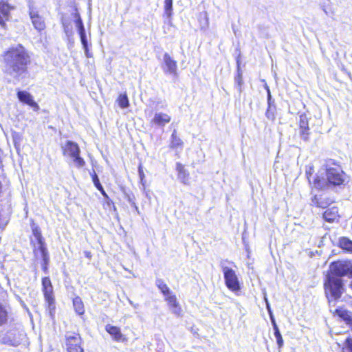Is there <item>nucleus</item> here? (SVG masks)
<instances>
[{"label":"nucleus","instance_id":"1","mask_svg":"<svg viewBox=\"0 0 352 352\" xmlns=\"http://www.w3.org/2000/svg\"><path fill=\"white\" fill-rule=\"evenodd\" d=\"M348 182L349 177L342 167L332 160H329L314 177L313 187L318 190L333 189L344 186Z\"/></svg>","mask_w":352,"mask_h":352},{"label":"nucleus","instance_id":"2","mask_svg":"<svg viewBox=\"0 0 352 352\" xmlns=\"http://www.w3.org/2000/svg\"><path fill=\"white\" fill-rule=\"evenodd\" d=\"M4 62V73L18 79L27 71L30 59L25 49L21 45H17L5 53Z\"/></svg>","mask_w":352,"mask_h":352},{"label":"nucleus","instance_id":"3","mask_svg":"<svg viewBox=\"0 0 352 352\" xmlns=\"http://www.w3.org/2000/svg\"><path fill=\"white\" fill-rule=\"evenodd\" d=\"M325 293L329 300H337L343 292L341 278L333 276H328L324 283Z\"/></svg>","mask_w":352,"mask_h":352},{"label":"nucleus","instance_id":"4","mask_svg":"<svg viewBox=\"0 0 352 352\" xmlns=\"http://www.w3.org/2000/svg\"><path fill=\"white\" fill-rule=\"evenodd\" d=\"M226 263H227V261H222L220 264L223 274L225 284L230 290L233 292H237L241 289L239 278L236 272L232 268L228 267L226 265ZM229 263L234 264L232 262H229Z\"/></svg>","mask_w":352,"mask_h":352},{"label":"nucleus","instance_id":"5","mask_svg":"<svg viewBox=\"0 0 352 352\" xmlns=\"http://www.w3.org/2000/svg\"><path fill=\"white\" fill-rule=\"evenodd\" d=\"M63 155L69 156L73 159L75 166L78 168H82L85 166V160L80 156V148L78 145L72 141H67L63 146Z\"/></svg>","mask_w":352,"mask_h":352},{"label":"nucleus","instance_id":"6","mask_svg":"<svg viewBox=\"0 0 352 352\" xmlns=\"http://www.w3.org/2000/svg\"><path fill=\"white\" fill-rule=\"evenodd\" d=\"M66 349L67 352H83L81 346L82 339L79 334L76 333H67L65 335Z\"/></svg>","mask_w":352,"mask_h":352},{"label":"nucleus","instance_id":"7","mask_svg":"<svg viewBox=\"0 0 352 352\" xmlns=\"http://www.w3.org/2000/svg\"><path fill=\"white\" fill-rule=\"evenodd\" d=\"M349 274L348 261H336L330 265V274L335 277H340Z\"/></svg>","mask_w":352,"mask_h":352},{"label":"nucleus","instance_id":"8","mask_svg":"<svg viewBox=\"0 0 352 352\" xmlns=\"http://www.w3.org/2000/svg\"><path fill=\"white\" fill-rule=\"evenodd\" d=\"M164 65L163 71L165 74L173 75V76H177V64L169 54L166 53L163 57Z\"/></svg>","mask_w":352,"mask_h":352},{"label":"nucleus","instance_id":"9","mask_svg":"<svg viewBox=\"0 0 352 352\" xmlns=\"http://www.w3.org/2000/svg\"><path fill=\"white\" fill-rule=\"evenodd\" d=\"M42 290L46 301L50 305L53 300V287L49 277L42 279Z\"/></svg>","mask_w":352,"mask_h":352},{"label":"nucleus","instance_id":"10","mask_svg":"<svg viewBox=\"0 0 352 352\" xmlns=\"http://www.w3.org/2000/svg\"><path fill=\"white\" fill-rule=\"evenodd\" d=\"M300 135L301 138L307 141L309 136V127L308 118L305 114H301L299 117Z\"/></svg>","mask_w":352,"mask_h":352},{"label":"nucleus","instance_id":"11","mask_svg":"<svg viewBox=\"0 0 352 352\" xmlns=\"http://www.w3.org/2000/svg\"><path fill=\"white\" fill-rule=\"evenodd\" d=\"M166 300L168 302L169 306V309L171 312L177 317H179L182 315V307L177 301V299L175 295H168L166 297Z\"/></svg>","mask_w":352,"mask_h":352},{"label":"nucleus","instance_id":"12","mask_svg":"<svg viewBox=\"0 0 352 352\" xmlns=\"http://www.w3.org/2000/svg\"><path fill=\"white\" fill-rule=\"evenodd\" d=\"M29 14L34 28L38 31L43 30L45 28V23L43 18L32 8H30Z\"/></svg>","mask_w":352,"mask_h":352},{"label":"nucleus","instance_id":"13","mask_svg":"<svg viewBox=\"0 0 352 352\" xmlns=\"http://www.w3.org/2000/svg\"><path fill=\"white\" fill-rule=\"evenodd\" d=\"M19 100L32 107L34 110L38 111L39 109L38 104L34 100L32 95L25 91H19L17 93Z\"/></svg>","mask_w":352,"mask_h":352},{"label":"nucleus","instance_id":"14","mask_svg":"<svg viewBox=\"0 0 352 352\" xmlns=\"http://www.w3.org/2000/svg\"><path fill=\"white\" fill-rule=\"evenodd\" d=\"M170 120L171 118L168 114L159 112L155 113L154 117L151 122L158 126H164L166 124L169 123Z\"/></svg>","mask_w":352,"mask_h":352},{"label":"nucleus","instance_id":"15","mask_svg":"<svg viewBox=\"0 0 352 352\" xmlns=\"http://www.w3.org/2000/svg\"><path fill=\"white\" fill-rule=\"evenodd\" d=\"M32 230L33 236L34 237V239L37 241L38 245L37 248H34V252H36L38 250H40V248L41 247H45V243L41 234V231L37 225L33 223L32 225Z\"/></svg>","mask_w":352,"mask_h":352},{"label":"nucleus","instance_id":"16","mask_svg":"<svg viewBox=\"0 0 352 352\" xmlns=\"http://www.w3.org/2000/svg\"><path fill=\"white\" fill-rule=\"evenodd\" d=\"M176 170L178 172V179L184 184H188L190 175L187 170L184 168V166L181 163L177 162L176 164Z\"/></svg>","mask_w":352,"mask_h":352},{"label":"nucleus","instance_id":"17","mask_svg":"<svg viewBox=\"0 0 352 352\" xmlns=\"http://www.w3.org/2000/svg\"><path fill=\"white\" fill-rule=\"evenodd\" d=\"M34 252L36 255H37L38 253L40 254V256L43 260L42 269L43 270L44 272H47V266L50 261V256L47 248L45 247H41L40 248V250H38Z\"/></svg>","mask_w":352,"mask_h":352},{"label":"nucleus","instance_id":"18","mask_svg":"<svg viewBox=\"0 0 352 352\" xmlns=\"http://www.w3.org/2000/svg\"><path fill=\"white\" fill-rule=\"evenodd\" d=\"M105 329L116 340L119 341L121 340L122 334L118 327L107 324Z\"/></svg>","mask_w":352,"mask_h":352},{"label":"nucleus","instance_id":"19","mask_svg":"<svg viewBox=\"0 0 352 352\" xmlns=\"http://www.w3.org/2000/svg\"><path fill=\"white\" fill-rule=\"evenodd\" d=\"M10 8L8 4L0 2V24H4V21L8 16Z\"/></svg>","mask_w":352,"mask_h":352},{"label":"nucleus","instance_id":"20","mask_svg":"<svg viewBox=\"0 0 352 352\" xmlns=\"http://www.w3.org/2000/svg\"><path fill=\"white\" fill-rule=\"evenodd\" d=\"M73 305L76 312L79 315L85 313L84 304L80 297L77 296L73 299Z\"/></svg>","mask_w":352,"mask_h":352},{"label":"nucleus","instance_id":"21","mask_svg":"<svg viewBox=\"0 0 352 352\" xmlns=\"http://www.w3.org/2000/svg\"><path fill=\"white\" fill-rule=\"evenodd\" d=\"M339 246L344 250L352 252V241L346 237L339 239Z\"/></svg>","mask_w":352,"mask_h":352},{"label":"nucleus","instance_id":"22","mask_svg":"<svg viewBox=\"0 0 352 352\" xmlns=\"http://www.w3.org/2000/svg\"><path fill=\"white\" fill-rule=\"evenodd\" d=\"M183 142L177 137L176 130H174L171 135L170 147L173 148H182Z\"/></svg>","mask_w":352,"mask_h":352},{"label":"nucleus","instance_id":"23","mask_svg":"<svg viewBox=\"0 0 352 352\" xmlns=\"http://www.w3.org/2000/svg\"><path fill=\"white\" fill-rule=\"evenodd\" d=\"M324 219L329 221H333L338 217V211L336 209H327L323 214Z\"/></svg>","mask_w":352,"mask_h":352},{"label":"nucleus","instance_id":"24","mask_svg":"<svg viewBox=\"0 0 352 352\" xmlns=\"http://www.w3.org/2000/svg\"><path fill=\"white\" fill-rule=\"evenodd\" d=\"M156 285L160 289L166 297L168 295H171V292L168 285L162 279H157Z\"/></svg>","mask_w":352,"mask_h":352},{"label":"nucleus","instance_id":"25","mask_svg":"<svg viewBox=\"0 0 352 352\" xmlns=\"http://www.w3.org/2000/svg\"><path fill=\"white\" fill-rule=\"evenodd\" d=\"M117 102L122 109L127 108L129 106V101L126 94H120L117 99Z\"/></svg>","mask_w":352,"mask_h":352},{"label":"nucleus","instance_id":"26","mask_svg":"<svg viewBox=\"0 0 352 352\" xmlns=\"http://www.w3.org/2000/svg\"><path fill=\"white\" fill-rule=\"evenodd\" d=\"M92 180H93V182L94 184V186L96 187V188L100 191V192L102 193V195L107 197V193L105 192L102 186L101 185L100 181H99V179L97 176V175L96 174V173H94V174L92 175Z\"/></svg>","mask_w":352,"mask_h":352},{"label":"nucleus","instance_id":"27","mask_svg":"<svg viewBox=\"0 0 352 352\" xmlns=\"http://www.w3.org/2000/svg\"><path fill=\"white\" fill-rule=\"evenodd\" d=\"M164 13L167 17L173 15V0H164Z\"/></svg>","mask_w":352,"mask_h":352},{"label":"nucleus","instance_id":"28","mask_svg":"<svg viewBox=\"0 0 352 352\" xmlns=\"http://www.w3.org/2000/svg\"><path fill=\"white\" fill-rule=\"evenodd\" d=\"M8 320V311L4 306L0 304V326L5 324Z\"/></svg>","mask_w":352,"mask_h":352},{"label":"nucleus","instance_id":"29","mask_svg":"<svg viewBox=\"0 0 352 352\" xmlns=\"http://www.w3.org/2000/svg\"><path fill=\"white\" fill-rule=\"evenodd\" d=\"M74 17L76 18L75 23L76 27L78 31L85 30L84 24L82 23V20L81 19L78 13L76 12L74 14Z\"/></svg>","mask_w":352,"mask_h":352},{"label":"nucleus","instance_id":"30","mask_svg":"<svg viewBox=\"0 0 352 352\" xmlns=\"http://www.w3.org/2000/svg\"><path fill=\"white\" fill-rule=\"evenodd\" d=\"M78 32L80 36L82 45L86 47V45H87L89 44H88V39H87L86 32H85V29L82 30H81L80 31H78Z\"/></svg>","mask_w":352,"mask_h":352},{"label":"nucleus","instance_id":"31","mask_svg":"<svg viewBox=\"0 0 352 352\" xmlns=\"http://www.w3.org/2000/svg\"><path fill=\"white\" fill-rule=\"evenodd\" d=\"M343 352H352V339L348 338L346 339L344 346L342 348Z\"/></svg>","mask_w":352,"mask_h":352},{"label":"nucleus","instance_id":"32","mask_svg":"<svg viewBox=\"0 0 352 352\" xmlns=\"http://www.w3.org/2000/svg\"><path fill=\"white\" fill-rule=\"evenodd\" d=\"M314 172V167L313 166H310L307 167L306 168V175L307 177V179L309 182V183L313 186V181L311 182V177Z\"/></svg>","mask_w":352,"mask_h":352},{"label":"nucleus","instance_id":"33","mask_svg":"<svg viewBox=\"0 0 352 352\" xmlns=\"http://www.w3.org/2000/svg\"><path fill=\"white\" fill-rule=\"evenodd\" d=\"M274 336L276 337L278 348L280 349L283 345V340L280 334V332H277L276 333L274 334Z\"/></svg>","mask_w":352,"mask_h":352},{"label":"nucleus","instance_id":"34","mask_svg":"<svg viewBox=\"0 0 352 352\" xmlns=\"http://www.w3.org/2000/svg\"><path fill=\"white\" fill-rule=\"evenodd\" d=\"M6 342L7 343H8L9 344L12 345V346H17V345H19L20 344V340L19 339H15L14 340H6Z\"/></svg>","mask_w":352,"mask_h":352},{"label":"nucleus","instance_id":"35","mask_svg":"<svg viewBox=\"0 0 352 352\" xmlns=\"http://www.w3.org/2000/svg\"><path fill=\"white\" fill-rule=\"evenodd\" d=\"M138 174H139V177L140 178V180H143L144 179V177H145V175H144V173L143 171L142 165H140L139 167H138Z\"/></svg>","mask_w":352,"mask_h":352},{"label":"nucleus","instance_id":"36","mask_svg":"<svg viewBox=\"0 0 352 352\" xmlns=\"http://www.w3.org/2000/svg\"><path fill=\"white\" fill-rule=\"evenodd\" d=\"M82 48H83V50L85 51V56L87 58L92 57V54L91 52H89V45H86V47L85 46H82Z\"/></svg>","mask_w":352,"mask_h":352},{"label":"nucleus","instance_id":"37","mask_svg":"<svg viewBox=\"0 0 352 352\" xmlns=\"http://www.w3.org/2000/svg\"><path fill=\"white\" fill-rule=\"evenodd\" d=\"M63 25L64 28V31L67 34H69V33H71V28H69V24H66V23L65 21H63Z\"/></svg>","mask_w":352,"mask_h":352},{"label":"nucleus","instance_id":"38","mask_svg":"<svg viewBox=\"0 0 352 352\" xmlns=\"http://www.w3.org/2000/svg\"><path fill=\"white\" fill-rule=\"evenodd\" d=\"M267 309L269 311V313H270V318H271V320H272V325L274 326V323H276V321H275V320H274V318L273 317V315H272V312L270 311V306H269L268 303H267Z\"/></svg>","mask_w":352,"mask_h":352},{"label":"nucleus","instance_id":"39","mask_svg":"<svg viewBox=\"0 0 352 352\" xmlns=\"http://www.w3.org/2000/svg\"><path fill=\"white\" fill-rule=\"evenodd\" d=\"M267 103L269 108H270L272 105V96L270 92L267 93Z\"/></svg>","mask_w":352,"mask_h":352},{"label":"nucleus","instance_id":"40","mask_svg":"<svg viewBox=\"0 0 352 352\" xmlns=\"http://www.w3.org/2000/svg\"><path fill=\"white\" fill-rule=\"evenodd\" d=\"M349 274L352 276V263L348 261Z\"/></svg>","mask_w":352,"mask_h":352},{"label":"nucleus","instance_id":"41","mask_svg":"<svg viewBox=\"0 0 352 352\" xmlns=\"http://www.w3.org/2000/svg\"><path fill=\"white\" fill-rule=\"evenodd\" d=\"M273 329H274V334H275V333H276L277 332H280L279 329H278V326H277L276 323H274V327H273Z\"/></svg>","mask_w":352,"mask_h":352},{"label":"nucleus","instance_id":"42","mask_svg":"<svg viewBox=\"0 0 352 352\" xmlns=\"http://www.w3.org/2000/svg\"><path fill=\"white\" fill-rule=\"evenodd\" d=\"M129 302L130 305H131L135 308L138 307V305L134 304L131 300H129Z\"/></svg>","mask_w":352,"mask_h":352},{"label":"nucleus","instance_id":"43","mask_svg":"<svg viewBox=\"0 0 352 352\" xmlns=\"http://www.w3.org/2000/svg\"><path fill=\"white\" fill-rule=\"evenodd\" d=\"M266 116L268 118H270L271 113H270V108L268 107V109L266 112Z\"/></svg>","mask_w":352,"mask_h":352},{"label":"nucleus","instance_id":"44","mask_svg":"<svg viewBox=\"0 0 352 352\" xmlns=\"http://www.w3.org/2000/svg\"><path fill=\"white\" fill-rule=\"evenodd\" d=\"M265 89H266L267 93L270 92V88L267 84L265 85Z\"/></svg>","mask_w":352,"mask_h":352},{"label":"nucleus","instance_id":"45","mask_svg":"<svg viewBox=\"0 0 352 352\" xmlns=\"http://www.w3.org/2000/svg\"><path fill=\"white\" fill-rule=\"evenodd\" d=\"M85 256L87 258H91V253L89 252H85Z\"/></svg>","mask_w":352,"mask_h":352},{"label":"nucleus","instance_id":"46","mask_svg":"<svg viewBox=\"0 0 352 352\" xmlns=\"http://www.w3.org/2000/svg\"><path fill=\"white\" fill-rule=\"evenodd\" d=\"M241 80H241V77H240V76H239V77L238 78V79H237V82H238L239 85H241Z\"/></svg>","mask_w":352,"mask_h":352},{"label":"nucleus","instance_id":"47","mask_svg":"<svg viewBox=\"0 0 352 352\" xmlns=\"http://www.w3.org/2000/svg\"><path fill=\"white\" fill-rule=\"evenodd\" d=\"M140 182H141V184H142L143 186H144V182H145V181H144V179L143 180H140Z\"/></svg>","mask_w":352,"mask_h":352},{"label":"nucleus","instance_id":"48","mask_svg":"<svg viewBox=\"0 0 352 352\" xmlns=\"http://www.w3.org/2000/svg\"><path fill=\"white\" fill-rule=\"evenodd\" d=\"M10 335H11V333H9V334L7 336L6 339H8V338H10Z\"/></svg>","mask_w":352,"mask_h":352}]
</instances>
